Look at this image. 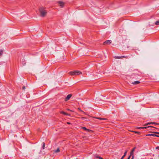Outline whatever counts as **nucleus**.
Returning a JSON list of instances; mask_svg holds the SVG:
<instances>
[{"instance_id":"12","label":"nucleus","mask_w":159,"mask_h":159,"mask_svg":"<svg viewBox=\"0 0 159 159\" xmlns=\"http://www.w3.org/2000/svg\"><path fill=\"white\" fill-rule=\"evenodd\" d=\"M155 134H148L146 135V136H155Z\"/></svg>"},{"instance_id":"20","label":"nucleus","mask_w":159,"mask_h":159,"mask_svg":"<svg viewBox=\"0 0 159 159\" xmlns=\"http://www.w3.org/2000/svg\"><path fill=\"white\" fill-rule=\"evenodd\" d=\"M81 129L86 131L87 130V129L86 127H81Z\"/></svg>"},{"instance_id":"30","label":"nucleus","mask_w":159,"mask_h":159,"mask_svg":"<svg viewBox=\"0 0 159 159\" xmlns=\"http://www.w3.org/2000/svg\"><path fill=\"white\" fill-rule=\"evenodd\" d=\"M134 156H133L132 157V158L131 159H133L134 158Z\"/></svg>"},{"instance_id":"23","label":"nucleus","mask_w":159,"mask_h":159,"mask_svg":"<svg viewBox=\"0 0 159 159\" xmlns=\"http://www.w3.org/2000/svg\"><path fill=\"white\" fill-rule=\"evenodd\" d=\"M86 131L88 132H92V131L91 130H90L89 129H87V130H86Z\"/></svg>"},{"instance_id":"31","label":"nucleus","mask_w":159,"mask_h":159,"mask_svg":"<svg viewBox=\"0 0 159 159\" xmlns=\"http://www.w3.org/2000/svg\"><path fill=\"white\" fill-rule=\"evenodd\" d=\"M67 124H70V122H67Z\"/></svg>"},{"instance_id":"34","label":"nucleus","mask_w":159,"mask_h":159,"mask_svg":"<svg viewBox=\"0 0 159 159\" xmlns=\"http://www.w3.org/2000/svg\"><path fill=\"white\" fill-rule=\"evenodd\" d=\"M158 157H159V155H158Z\"/></svg>"},{"instance_id":"6","label":"nucleus","mask_w":159,"mask_h":159,"mask_svg":"<svg viewBox=\"0 0 159 159\" xmlns=\"http://www.w3.org/2000/svg\"><path fill=\"white\" fill-rule=\"evenodd\" d=\"M114 58L117 59H122L125 58H127V56H115Z\"/></svg>"},{"instance_id":"19","label":"nucleus","mask_w":159,"mask_h":159,"mask_svg":"<svg viewBox=\"0 0 159 159\" xmlns=\"http://www.w3.org/2000/svg\"><path fill=\"white\" fill-rule=\"evenodd\" d=\"M3 52V50L2 49L0 50V56L2 55Z\"/></svg>"},{"instance_id":"4","label":"nucleus","mask_w":159,"mask_h":159,"mask_svg":"<svg viewBox=\"0 0 159 159\" xmlns=\"http://www.w3.org/2000/svg\"><path fill=\"white\" fill-rule=\"evenodd\" d=\"M72 94H70L68 95L65 98V101H67L69 100V99L70 98L72 97Z\"/></svg>"},{"instance_id":"15","label":"nucleus","mask_w":159,"mask_h":159,"mask_svg":"<svg viewBox=\"0 0 159 159\" xmlns=\"http://www.w3.org/2000/svg\"><path fill=\"white\" fill-rule=\"evenodd\" d=\"M132 132H134L135 133H136V134H140V133L139 132H138V131H132Z\"/></svg>"},{"instance_id":"8","label":"nucleus","mask_w":159,"mask_h":159,"mask_svg":"<svg viewBox=\"0 0 159 159\" xmlns=\"http://www.w3.org/2000/svg\"><path fill=\"white\" fill-rule=\"evenodd\" d=\"M150 124H156V125H159V124L157 123L156 122H149L147 124H145L144 125H150Z\"/></svg>"},{"instance_id":"14","label":"nucleus","mask_w":159,"mask_h":159,"mask_svg":"<svg viewBox=\"0 0 159 159\" xmlns=\"http://www.w3.org/2000/svg\"><path fill=\"white\" fill-rule=\"evenodd\" d=\"M96 119H99V120H107L105 118H102L100 117H97L96 118Z\"/></svg>"},{"instance_id":"26","label":"nucleus","mask_w":159,"mask_h":159,"mask_svg":"<svg viewBox=\"0 0 159 159\" xmlns=\"http://www.w3.org/2000/svg\"><path fill=\"white\" fill-rule=\"evenodd\" d=\"M156 149H159V146H157L156 148Z\"/></svg>"},{"instance_id":"29","label":"nucleus","mask_w":159,"mask_h":159,"mask_svg":"<svg viewBox=\"0 0 159 159\" xmlns=\"http://www.w3.org/2000/svg\"><path fill=\"white\" fill-rule=\"evenodd\" d=\"M131 156H130V155L127 158V159H130V157Z\"/></svg>"},{"instance_id":"11","label":"nucleus","mask_w":159,"mask_h":159,"mask_svg":"<svg viewBox=\"0 0 159 159\" xmlns=\"http://www.w3.org/2000/svg\"><path fill=\"white\" fill-rule=\"evenodd\" d=\"M153 133L155 134V137H159V135L156 134H159V132H153Z\"/></svg>"},{"instance_id":"5","label":"nucleus","mask_w":159,"mask_h":159,"mask_svg":"<svg viewBox=\"0 0 159 159\" xmlns=\"http://www.w3.org/2000/svg\"><path fill=\"white\" fill-rule=\"evenodd\" d=\"M111 43V40H107L103 43V45L107 44H110Z\"/></svg>"},{"instance_id":"28","label":"nucleus","mask_w":159,"mask_h":159,"mask_svg":"<svg viewBox=\"0 0 159 159\" xmlns=\"http://www.w3.org/2000/svg\"><path fill=\"white\" fill-rule=\"evenodd\" d=\"M125 157V156H123L121 158V159H123L124 157Z\"/></svg>"},{"instance_id":"10","label":"nucleus","mask_w":159,"mask_h":159,"mask_svg":"<svg viewBox=\"0 0 159 159\" xmlns=\"http://www.w3.org/2000/svg\"><path fill=\"white\" fill-rule=\"evenodd\" d=\"M140 83V82L139 81H134V82H132V84H139Z\"/></svg>"},{"instance_id":"7","label":"nucleus","mask_w":159,"mask_h":159,"mask_svg":"<svg viewBox=\"0 0 159 159\" xmlns=\"http://www.w3.org/2000/svg\"><path fill=\"white\" fill-rule=\"evenodd\" d=\"M136 148V147H135L131 151L130 153V156H131L132 157L133 156H134V152L135 150V149Z\"/></svg>"},{"instance_id":"1","label":"nucleus","mask_w":159,"mask_h":159,"mask_svg":"<svg viewBox=\"0 0 159 159\" xmlns=\"http://www.w3.org/2000/svg\"><path fill=\"white\" fill-rule=\"evenodd\" d=\"M39 11L40 13V16L42 17H45L47 13V11L45 8L43 7H39Z\"/></svg>"},{"instance_id":"21","label":"nucleus","mask_w":159,"mask_h":159,"mask_svg":"<svg viewBox=\"0 0 159 159\" xmlns=\"http://www.w3.org/2000/svg\"><path fill=\"white\" fill-rule=\"evenodd\" d=\"M60 113L61 114H63L65 115L66 112H65L63 111H61L60 112Z\"/></svg>"},{"instance_id":"35","label":"nucleus","mask_w":159,"mask_h":159,"mask_svg":"<svg viewBox=\"0 0 159 159\" xmlns=\"http://www.w3.org/2000/svg\"><path fill=\"white\" fill-rule=\"evenodd\" d=\"M76 159H78V158H76Z\"/></svg>"},{"instance_id":"32","label":"nucleus","mask_w":159,"mask_h":159,"mask_svg":"<svg viewBox=\"0 0 159 159\" xmlns=\"http://www.w3.org/2000/svg\"><path fill=\"white\" fill-rule=\"evenodd\" d=\"M68 110H69V111H71V110H70V109H68Z\"/></svg>"},{"instance_id":"18","label":"nucleus","mask_w":159,"mask_h":159,"mask_svg":"<svg viewBox=\"0 0 159 159\" xmlns=\"http://www.w3.org/2000/svg\"><path fill=\"white\" fill-rule=\"evenodd\" d=\"M155 24L156 25H159V20H158L157 21L155 22Z\"/></svg>"},{"instance_id":"27","label":"nucleus","mask_w":159,"mask_h":159,"mask_svg":"<svg viewBox=\"0 0 159 159\" xmlns=\"http://www.w3.org/2000/svg\"><path fill=\"white\" fill-rule=\"evenodd\" d=\"M25 89V86H24L23 88H22V89H23V90H24Z\"/></svg>"},{"instance_id":"17","label":"nucleus","mask_w":159,"mask_h":159,"mask_svg":"<svg viewBox=\"0 0 159 159\" xmlns=\"http://www.w3.org/2000/svg\"><path fill=\"white\" fill-rule=\"evenodd\" d=\"M42 144H43L42 148L43 149H44L45 148V143L44 142H43L42 143Z\"/></svg>"},{"instance_id":"22","label":"nucleus","mask_w":159,"mask_h":159,"mask_svg":"<svg viewBox=\"0 0 159 159\" xmlns=\"http://www.w3.org/2000/svg\"><path fill=\"white\" fill-rule=\"evenodd\" d=\"M127 151H126L125 152V153H124V155H123V156H125L126 155V154H127Z\"/></svg>"},{"instance_id":"9","label":"nucleus","mask_w":159,"mask_h":159,"mask_svg":"<svg viewBox=\"0 0 159 159\" xmlns=\"http://www.w3.org/2000/svg\"><path fill=\"white\" fill-rule=\"evenodd\" d=\"M150 127L154 128V127H153L152 126H147V127H140L138 128L139 129H147V128H150Z\"/></svg>"},{"instance_id":"16","label":"nucleus","mask_w":159,"mask_h":159,"mask_svg":"<svg viewBox=\"0 0 159 159\" xmlns=\"http://www.w3.org/2000/svg\"><path fill=\"white\" fill-rule=\"evenodd\" d=\"M60 151V150L59 148H58L57 150H55L54 151L55 152L57 153Z\"/></svg>"},{"instance_id":"2","label":"nucleus","mask_w":159,"mask_h":159,"mask_svg":"<svg viewBox=\"0 0 159 159\" xmlns=\"http://www.w3.org/2000/svg\"><path fill=\"white\" fill-rule=\"evenodd\" d=\"M69 74L70 75H79L82 74V72L78 70H73L69 73Z\"/></svg>"},{"instance_id":"24","label":"nucleus","mask_w":159,"mask_h":159,"mask_svg":"<svg viewBox=\"0 0 159 159\" xmlns=\"http://www.w3.org/2000/svg\"><path fill=\"white\" fill-rule=\"evenodd\" d=\"M96 157L97 158H99V159H103L102 158L100 157Z\"/></svg>"},{"instance_id":"33","label":"nucleus","mask_w":159,"mask_h":159,"mask_svg":"<svg viewBox=\"0 0 159 159\" xmlns=\"http://www.w3.org/2000/svg\"><path fill=\"white\" fill-rule=\"evenodd\" d=\"M82 119H84V118H84V117H82Z\"/></svg>"},{"instance_id":"3","label":"nucleus","mask_w":159,"mask_h":159,"mask_svg":"<svg viewBox=\"0 0 159 159\" xmlns=\"http://www.w3.org/2000/svg\"><path fill=\"white\" fill-rule=\"evenodd\" d=\"M57 3L58 4L59 6L61 7H63L65 4V2L61 1H59L57 2Z\"/></svg>"},{"instance_id":"25","label":"nucleus","mask_w":159,"mask_h":159,"mask_svg":"<svg viewBox=\"0 0 159 159\" xmlns=\"http://www.w3.org/2000/svg\"><path fill=\"white\" fill-rule=\"evenodd\" d=\"M65 115H66V116H70V115L67 113H66L65 114Z\"/></svg>"},{"instance_id":"13","label":"nucleus","mask_w":159,"mask_h":159,"mask_svg":"<svg viewBox=\"0 0 159 159\" xmlns=\"http://www.w3.org/2000/svg\"><path fill=\"white\" fill-rule=\"evenodd\" d=\"M21 62H22V64L24 65L25 63V60L24 59V58L23 57L22 60H21Z\"/></svg>"}]
</instances>
